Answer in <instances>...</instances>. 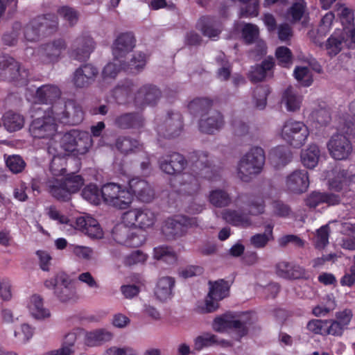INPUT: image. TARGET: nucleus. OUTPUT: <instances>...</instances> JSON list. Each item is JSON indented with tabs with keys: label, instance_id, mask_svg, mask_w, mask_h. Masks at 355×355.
<instances>
[{
	"label": "nucleus",
	"instance_id": "f257e3e1",
	"mask_svg": "<svg viewBox=\"0 0 355 355\" xmlns=\"http://www.w3.org/2000/svg\"><path fill=\"white\" fill-rule=\"evenodd\" d=\"M189 160L191 163L192 173H182L187 162L179 153L173 152L159 159L160 169L168 175H176L181 182L180 192L193 196L200 189L199 179L216 181L219 177V171L213 166L209 159V154L205 151H193L190 153Z\"/></svg>",
	"mask_w": 355,
	"mask_h": 355
},
{
	"label": "nucleus",
	"instance_id": "f03ea898",
	"mask_svg": "<svg viewBox=\"0 0 355 355\" xmlns=\"http://www.w3.org/2000/svg\"><path fill=\"white\" fill-rule=\"evenodd\" d=\"M265 160L263 149L259 146L252 147L241 157L238 164L237 173L239 179L245 182H250L261 172Z\"/></svg>",
	"mask_w": 355,
	"mask_h": 355
},
{
	"label": "nucleus",
	"instance_id": "7ed1b4c3",
	"mask_svg": "<svg viewBox=\"0 0 355 355\" xmlns=\"http://www.w3.org/2000/svg\"><path fill=\"white\" fill-rule=\"evenodd\" d=\"M58 26V20L55 14L48 13L37 16L24 27V37L29 42L38 41L41 37L55 32Z\"/></svg>",
	"mask_w": 355,
	"mask_h": 355
},
{
	"label": "nucleus",
	"instance_id": "20e7f679",
	"mask_svg": "<svg viewBox=\"0 0 355 355\" xmlns=\"http://www.w3.org/2000/svg\"><path fill=\"white\" fill-rule=\"evenodd\" d=\"M0 76L18 86L28 83L29 71L12 57L0 55Z\"/></svg>",
	"mask_w": 355,
	"mask_h": 355
},
{
	"label": "nucleus",
	"instance_id": "39448f33",
	"mask_svg": "<svg viewBox=\"0 0 355 355\" xmlns=\"http://www.w3.org/2000/svg\"><path fill=\"white\" fill-rule=\"evenodd\" d=\"M101 193L106 204L117 209H125L132 202V196L128 189L116 183L104 184Z\"/></svg>",
	"mask_w": 355,
	"mask_h": 355
},
{
	"label": "nucleus",
	"instance_id": "423d86ee",
	"mask_svg": "<svg viewBox=\"0 0 355 355\" xmlns=\"http://www.w3.org/2000/svg\"><path fill=\"white\" fill-rule=\"evenodd\" d=\"M50 109L56 119L65 125H76L84 119L82 107L73 100H68L64 104L53 105Z\"/></svg>",
	"mask_w": 355,
	"mask_h": 355
},
{
	"label": "nucleus",
	"instance_id": "0eeeda50",
	"mask_svg": "<svg viewBox=\"0 0 355 355\" xmlns=\"http://www.w3.org/2000/svg\"><path fill=\"white\" fill-rule=\"evenodd\" d=\"M309 135V128L302 121L289 119L282 127L281 137L294 148L304 146Z\"/></svg>",
	"mask_w": 355,
	"mask_h": 355
},
{
	"label": "nucleus",
	"instance_id": "6e6552de",
	"mask_svg": "<svg viewBox=\"0 0 355 355\" xmlns=\"http://www.w3.org/2000/svg\"><path fill=\"white\" fill-rule=\"evenodd\" d=\"M117 62H109L103 68L102 76L103 78H115L121 70L135 73L139 72L146 65V55L144 53L135 54L129 62L115 58Z\"/></svg>",
	"mask_w": 355,
	"mask_h": 355
},
{
	"label": "nucleus",
	"instance_id": "1a4fd4ad",
	"mask_svg": "<svg viewBox=\"0 0 355 355\" xmlns=\"http://www.w3.org/2000/svg\"><path fill=\"white\" fill-rule=\"evenodd\" d=\"M197 225V218L179 215L168 218L164 221L162 231L167 240H173L184 236L187 233L188 227Z\"/></svg>",
	"mask_w": 355,
	"mask_h": 355
},
{
	"label": "nucleus",
	"instance_id": "9d476101",
	"mask_svg": "<svg viewBox=\"0 0 355 355\" xmlns=\"http://www.w3.org/2000/svg\"><path fill=\"white\" fill-rule=\"evenodd\" d=\"M254 315L251 312H245L243 314V320H231L226 316L216 317L213 321L212 327L217 332H223L228 329H234L239 337L241 338L248 334L247 325L254 323Z\"/></svg>",
	"mask_w": 355,
	"mask_h": 355
},
{
	"label": "nucleus",
	"instance_id": "9b49d317",
	"mask_svg": "<svg viewBox=\"0 0 355 355\" xmlns=\"http://www.w3.org/2000/svg\"><path fill=\"white\" fill-rule=\"evenodd\" d=\"M56 118L50 111L34 119L29 125L31 135L37 139L51 138L57 132Z\"/></svg>",
	"mask_w": 355,
	"mask_h": 355
},
{
	"label": "nucleus",
	"instance_id": "f8f14e48",
	"mask_svg": "<svg viewBox=\"0 0 355 355\" xmlns=\"http://www.w3.org/2000/svg\"><path fill=\"white\" fill-rule=\"evenodd\" d=\"M44 286L48 288L54 289L55 295L61 302H67L74 296L75 292L71 285V280L64 272H59L53 277L46 279Z\"/></svg>",
	"mask_w": 355,
	"mask_h": 355
},
{
	"label": "nucleus",
	"instance_id": "ddd939ff",
	"mask_svg": "<svg viewBox=\"0 0 355 355\" xmlns=\"http://www.w3.org/2000/svg\"><path fill=\"white\" fill-rule=\"evenodd\" d=\"M209 283L210 288L205 300V309L207 312L211 313L218 309L220 300L229 296L230 285L224 279Z\"/></svg>",
	"mask_w": 355,
	"mask_h": 355
},
{
	"label": "nucleus",
	"instance_id": "4468645a",
	"mask_svg": "<svg viewBox=\"0 0 355 355\" xmlns=\"http://www.w3.org/2000/svg\"><path fill=\"white\" fill-rule=\"evenodd\" d=\"M124 223L130 225L138 226L146 229L153 226L156 220L155 213L148 208L131 209L123 215Z\"/></svg>",
	"mask_w": 355,
	"mask_h": 355
},
{
	"label": "nucleus",
	"instance_id": "2eb2a0df",
	"mask_svg": "<svg viewBox=\"0 0 355 355\" xmlns=\"http://www.w3.org/2000/svg\"><path fill=\"white\" fill-rule=\"evenodd\" d=\"M183 126L182 114L178 112H168L164 123L157 125V132L160 137L173 139L180 135Z\"/></svg>",
	"mask_w": 355,
	"mask_h": 355
},
{
	"label": "nucleus",
	"instance_id": "dca6fc26",
	"mask_svg": "<svg viewBox=\"0 0 355 355\" xmlns=\"http://www.w3.org/2000/svg\"><path fill=\"white\" fill-rule=\"evenodd\" d=\"M95 48L96 43L94 39L87 34H83L73 42L69 53V56L73 60L84 62L89 59Z\"/></svg>",
	"mask_w": 355,
	"mask_h": 355
},
{
	"label": "nucleus",
	"instance_id": "f3484780",
	"mask_svg": "<svg viewBox=\"0 0 355 355\" xmlns=\"http://www.w3.org/2000/svg\"><path fill=\"white\" fill-rule=\"evenodd\" d=\"M331 156L337 160L346 159L352 151L349 138L343 134L334 135L327 143Z\"/></svg>",
	"mask_w": 355,
	"mask_h": 355
},
{
	"label": "nucleus",
	"instance_id": "a211bd4d",
	"mask_svg": "<svg viewBox=\"0 0 355 355\" xmlns=\"http://www.w3.org/2000/svg\"><path fill=\"white\" fill-rule=\"evenodd\" d=\"M223 115L218 111H213L200 117L198 121L199 130L205 134L213 135L224 125Z\"/></svg>",
	"mask_w": 355,
	"mask_h": 355
},
{
	"label": "nucleus",
	"instance_id": "6ab92c4d",
	"mask_svg": "<svg viewBox=\"0 0 355 355\" xmlns=\"http://www.w3.org/2000/svg\"><path fill=\"white\" fill-rule=\"evenodd\" d=\"M136 39L132 32L122 33L113 43L112 52L114 58L121 59L132 51L135 46Z\"/></svg>",
	"mask_w": 355,
	"mask_h": 355
},
{
	"label": "nucleus",
	"instance_id": "aec40b11",
	"mask_svg": "<svg viewBox=\"0 0 355 355\" xmlns=\"http://www.w3.org/2000/svg\"><path fill=\"white\" fill-rule=\"evenodd\" d=\"M340 196L338 194L320 191H312L304 200L305 205L310 209H315L323 204L334 206L340 204Z\"/></svg>",
	"mask_w": 355,
	"mask_h": 355
},
{
	"label": "nucleus",
	"instance_id": "412c9836",
	"mask_svg": "<svg viewBox=\"0 0 355 355\" xmlns=\"http://www.w3.org/2000/svg\"><path fill=\"white\" fill-rule=\"evenodd\" d=\"M287 189L295 193H302L309 187V178L306 170H296L287 176L286 180Z\"/></svg>",
	"mask_w": 355,
	"mask_h": 355
},
{
	"label": "nucleus",
	"instance_id": "4be33fe9",
	"mask_svg": "<svg viewBox=\"0 0 355 355\" xmlns=\"http://www.w3.org/2000/svg\"><path fill=\"white\" fill-rule=\"evenodd\" d=\"M161 96L160 90L155 85H145L137 92L135 103L137 106L155 105Z\"/></svg>",
	"mask_w": 355,
	"mask_h": 355
},
{
	"label": "nucleus",
	"instance_id": "5701e85b",
	"mask_svg": "<svg viewBox=\"0 0 355 355\" xmlns=\"http://www.w3.org/2000/svg\"><path fill=\"white\" fill-rule=\"evenodd\" d=\"M55 142H51L47 147V152L53 156L49 166V170L53 176L64 175L67 172V157L66 155L58 153Z\"/></svg>",
	"mask_w": 355,
	"mask_h": 355
},
{
	"label": "nucleus",
	"instance_id": "b1692460",
	"mask_svg": "<svg viewBox=\"0 0 355 355\" xmlns=\"http://www.w3.org/2000/svg\"><path fill=\"white\" fill-rule=\"evenodd\" d=\"M76 227L91 238L101 239L103 230L96 219L91 216H80L76 218Z\"/></svg>",
	"mask_w": 355,
	"mask_h": 355
},
{
	"label": "nucleus",
	"instance_id": "393cba45",
	"mask_svg": "<svg viewBox=\"0 0 355 355\" xmlns=\"http://www.w3.org/2000/svg\"><path fill=\"white\" fill-rule=\"evenodd\" d=\"M237 200H240L248 208V213L252 216L262 214L265 211V201L260 196L250 193H242L238 195Z\"/></svg>",
	"mask_w": 355,
	"mask_h": 355
},
{
	"label": "nucleus",
	"instance_id": "a878e982",
	"mask_svg": "<svg viewBox=\"0 0 355 355\" xmlns=\"http://www.w3.org/2000/svg\"><path fill=\"white\" fill-rule=\"evenodd\" d=\"M276 273L282 278L289 279L305 278L306 275L304 268L287 261H281L276 265Z\"/></svg>",
	"mask_w": 355,
	"mask_h": 355
},
{
	"label": "nucleus",
	"instance_id": "bb28decb",
	"mask_svg": "<svg viewBox=\"0 0 355 355\" xmlns=\"http://www.w3.org/2000/svg\"><path fill=\"white\" fill-rule=\"evenodd\" d=\"M67 44L63 39L55 40L42 46V55L46 58L48 62H58L62 53L65 51Z\"/></svg>",
	"mask_w": 355,
	"mask_h": 355
},
{
	"label": "nucleus",
	"instance_id": "cd10ccee",
	"mask_svg": "<svg viewBox=\"0 0 355 355\" xmlns=\"http://www.w3.org/2000/svg\"><path fill=\"white\" fill-rule=\"evenodd\" d=\"M61 96L60 88L51 84L43 85L36 90L35 96L37 99L44 104L54 105L53 103L59 99Z\"/></svg>",
	"mask_w": 355,
	"mask_h": 355
},
{
	"label": "nucleus",
	"instance_id": "c85d7f7f",
	"mask_svg": "<svg viewBox=\"0 0 355 355\" xmlns=\"http://www.w3.org/2000/svg\"><path fill=\"white\" fill-rule=\"evenodd\" d=\"M269 157L273 167L279 169L291 161L292 153L287 146H278L271 150Z\"/></svg>",
	"mask_w": 355,
	"mask_h": 355
},
{
	"label": "nucleus",
	"instance_id": "c756f323",
	"mask_svg": "<svg viewBox=\"0 0 355 355\" xmlns=\"http://www.w3.org/2000/svg\"><path fill=\"white\" fill-rule=\"evenodd\" d=\"M346 33L342 29H336L330 35L325 43L329 55L335 56L341 51L343 44L346 42Z\"/></svg>",
	"mask_w": 355,
	"mask_h": 355
},
{
	"label": "nucleus",
	"instance_id": "7c9ffc66",
	"mask_svg": "<svg viewBox=\"0 0 355 355\" xmlns=\"http://www.w3.org/2000/svg\"><path fill=\"white\" fill-rule=\"evenodd\" d=\"M214 345L227 347L232 346V344L226 340L218 339L217 336L211 333H204L202 335L197 336L194 340V348L197 351H200L204 347Z\"/></svg>",
	"mask_w": 355,
	"mask_h": 355
},
{
	"label": "nucleus",
	"instance_id": "2f4dec72",
	"mask_svg": "<svg viewBox=\"0 0 355 355\" xmlns=\"http://www.w3.org/2000/svg\"><path fill=\"white\" fill-rule=\"evenodd\" d=\"M114 125L121 129L139 128L144 125V118L138 113H125L115 119Z\"/></svg>",
	"mask_w": 355,
	"mask_h": 355
},
{
	"label": "nucleus",
	"instance_id": "473e14b6",
	"mask_svg": "<svg viewBox=\"0 0 355 355\" xmlns=\"http://www.w3.org/2000/svg\"><path fill=\"white\" fill-rule=\"evenodd\" d=\"M275 66L273 58L269 57L263 60L260 64H257L252 68L249 73V79L253 83H259L263 81L267 73L271 71Z\"/></svg>",
	"mask_w": 355,
	"mask_h": 355
},
{
	"label": "nucleus",
	"instance_id": "72a5a7b5",
	"mask_svg": "<svg viewBox=\"0 0 355 355\" xmlns=\"http://www.w3.org/2000/svg\"><path fill=\"white\" fill-rule=\"evenodd\" d=\"M3 125L6 130L10 132L20 130L24 125V116L12 110L6 112L2 117Z\"/></svg>",
	"mask_w": 355,
	"mask_h": 355
},
{
	"label": "nucleus",
	"instance_id": "f704fd0d",
	"mask_svg": "<svg viewBox=\"0 0 355 355\" xmlns=\"http://www.w3.org/2000/svg\"><path fill=\"white\" fill-rule=\"evenodd\" d=\"M223 218L233 226L248 227L252 220L248 215L236 210L225 209L222 213Z\"/></svg>",
	"mask_w": 355,
	"mask_h": 355
},
{
	"label": "nucleus",
	"instance_id": "c9c22d12",
	"mask_svg": "<svg viewBox=\"0 0 355 355\" xmlns=\"http://www.w3.org/2000/svg\"><path fill=\"white\" fill-rule=\"evenodd\" d=\"M214 104L212 99L207 97H198L191 101L188 105L189 112L194 115H203L208 114Z\"/></svg>",
	"mask_w": 355,
	"mask_h": 355
},
{
	"label": "nucleus",
	"instance_id": "e433bc0d",
	"mask_svg": "<svg viewBox=\"0 0 355 355\" xmlns=\"http://www.w3.org/2000/svg\"><path fill=\"white\" fill-rule=\"evenodd\" d=\"M216 23L214 17L202 16L198 21L196 28L200 31L204 36L214 38L220 33V31L216 28Z\"/></svg>",
	"mask_w": 355,
	"mask_h": 355
},
{
	"label": "nucleus",
	"instance_id": "4c0bfd02",
	"mask_svg": "<svg viewBox=\"0 0 355 355\" xmlns=\"http://www.w3.org/2000/svg\"><path fill=\"white\" fill-rule=\"evenodd\" d=\"M175 282V279L171 277L159 278L155 291L157 297L161 301L170 298L172 296Z\"/></svg>",
	"mask_w": 355,
	"mask_h": 355
},
{
	"label": "nucleus",
	"instance_id": "58836bf2",
	"mask_svg": "<svg viewBox=\"0 0 355 355\" xmlns=\"http://www.w3.org/2000/svg\"><path fill=\"white\" fill-rule=\"evenodd\" d=\"M48 190L51 195L58 200L67 202L71 198V193L65 187L62 180H49Z\"/></svg>",
	"mask_w": 355,
	"mask_h": 355
},
{
	"label": "nucleus",
	"instance_id": "ea45409f",
	"mask_svg": "<svg viewBox=\"0 0 355 355\" xmlns=\"http://www.w3.org/2000/svg\"><path fill=\"white\" fill-rule=\"evenodd\" d=\"M112 338V334L105 329H96L87 332L85 336V343L89 347L101 345Z\"/></svg>",
	"mask_w": 355,
	"mask_h": 355
},
{
	"label": "nucleus",
	"instance_id": "a19ab883",
	"mask_svg": "<svg viewBox=\"0 0 355 355\" xmlns=\"http://www.w3.org/2000/svg\"><path fill=\"white\" fill-rule=\"evenodd\" d=\"M29 310L31 315L37 319H44L50 316V312L43 306V299L39 295H33L30 299Z\"/></svg>",
	"mask_w": 355,
	"mask_h": 355
},
{
	"label": "nucleus",
	"instance_id": "79ce46f5",
	"mask_svg": "<svg viewBox=\"0 0 355 355\" xmlns=\"http://www.w3.org/2000/svg\"><path fill=\"white\" fill-rule=\"evenodd\" d=\"M320 149L316 145H310L307 149L301 153L303 165L308 168H313L318 163Z\"/></svg>",
	"mask_w": 355,
	"mask_h": 355
},
{
	"label": "nucleus",
	"instance_id": "37998d69",
	"mask_svg": "<svg viewBox=\"0 0 355 355\" xmlns=\"http://www.w3.org/2000/svg\"><path fill=\"white\" fill-rule=\"evenodd\" d=\"M216 62L220 66L216 71V77L221 81H227L230 79L232 67L226 55L221 53L216 58Z\"/></svg>",
	"mask_w": 355,
	"mask_h": 355
},
{
	"label": "nucleus",
	"instance_id": "c03bdc74",
	"mask_svg": "<svg viewBox=\"0 0 355 355\" xmlns=\"http://www.w3.org/2000/svg\"><path fill=\"white\" fill-rule=\"evenodd\" d=\"M209 202L216 207H227L231 203L230 194L223 189L212 190L209 195Z\"/></svg>",
	"mask_w": 355,
	"mask_h": 355
},
{
	"label": "nucleus",
	"instance_id": "a18cd8bd",
	"mask_svg": "<svg viewBox=\"0 0 355 355\" xmlns=\"http://www.w3.org/2000/svg\"><path fill=\"white\" fill-rule=\"evenodd\" d=\"M117 150L123 154L135 152L139 148V141L130 137H119L115 143Z\"/></svg>",
	"mask_w": 355,
	"mask_h": 355
},
{
	"label": "nucleus",
	"instance_id": "49530a36",
	"mask_svg": "<svg viewBox=\"0 0 355 355\" xmlns=\"http://www.w3.org/2000/svg\"><path fill=\"white\" fill-rule=\"evenodd\" d=\"M274 225L272 224H268L265 227V232L263 234H256L251 236L250 243L255 248H263L268 243V241L273 238L272 230Z\"/></svg>",
	"mask_w": 355,
	"mask_h": 355
},
{
	"label": "nucleus",
	"instance_id": "de8ad7c7",
	"mask_svg": "<svg viewBox=\"0 0 355 355\" xmlns=\"http://www.w3.org/2000/svg\"><path fill=\"white\" fill-rule=\"evenodd\" d=\"M74 155H85L92 146L91 135L87 132L79 131L77 137Z\"/></svg>",
	"mask_w": 355,
	"mask_h": 355
},
{
	"label": "nucleus",
	"instance_id": "09e8293b",
	"mask_svg": "<svg viewBox=\"0 0 355 355\" xmlns=\"http://www.w3.org/2000/svg\"><path fill=\"white\" fill-rule=\"evenodd\" d=\"M154 258L162 259L168 263H174L177 261V256L173 249L170 247L161 245L154 248Z\"/></svg>",
	"mask_w": 355,
	"mask_h": 355
},
{
	"label": "nucleus",
	"instance_id": "8fccbe9b",
	"mask_svg": "<svg viewBox=\"0 0 355 355\" xmlns=\"http://www.w3.org/2000/svg\"><path fill=\"white\" fill-rule=\"evenodd\" d=\"M282 98L288 111L295 112L300 109L302 102L301 96L295 94L291 87H288L284 91Z\"/></svg>",
	"mask_w": 355,
	"mask_h": 355
},
{
	"label": "nucleus",
	"instance_id": "3c124183",
	"mask_svg": "<svg viewBox=\"0 0 355 355\" xmlns=\"http://www.w3.org/2000/svg\"><path fill=\"white\" fill-rule=\"evenodd\" d=\"M268 85H258L253 91V98L255 101L256 107L263 110L267 103V97L270 94Z\"/></svg>",
	"mask_w": 355,
	"mask_h": 355
},
{
	"label": "nucleus",
	"instance_id": "603ef678",
	"mask_svg": "<svg viewBox=\"0 0 355 355\" xmlns=\"http://www.w3.org/2000/svg\"><path fill=\"white\" fill-rule=\"evenodd\" d=\"M278 64L282 67L289 68L293 63V53L286 46H279L275 51Z\"/></svg>",
	"mask_w": 355,
	"mask_h": 355
},
{
	"label": "nucleus",
	"instance_id": "864d4df0",
	"mask_svg": "<svg viewBox=\"0 0 355 355\" xmlns=\"http://www.w3.org/2000/svg\"><path fill=\"white\" fill-rule=\"evenodd\" d=\"M130 230L124 224L116 225L112 231V239L120 245H125Z\"/></svg>",
	"mask_w": 355,
	"mask_h": 355
},
{
	"label": "nucleus",
	"instance_id": "5fc2aeb1",
	"mask_svg": "<svg viewBox=\"0 0 355 355\" xmlns=\"http://www.w3.org/2000/svg\"><path fill=\"white\" fill-rule=\"evenodd\" d=\"M239 2L246 4L241 8V17H254L259 12V0H239Z\"/></svg>",
	"mask_w": 355,
	"mask_h": 355
},
{
	"label": "nucleus",
	"instance_id": "6e6d98bb",
	"mask_svg": "<svg viewBox=\"0 0 355 355\" xmlns=\"http://www.w3.org/2000/svg\"><path fill=\"white\" fill-rule=\"evenodd\" d=\"M62 182L71 193L78 192L84 185V179L83 177L73 173L69 174Z\"/></svg>",
	"mask_w": 355,
	"mask_h": 355
},
{
	"label": "nucleus",
	"instance_id": "4d7b16f0",
	"mask_svg": "<svg viewBox=\"0 0 355 355\" xmlns=\"http://www.w3.org/2000/svg\"><path fill=\"white\" fill-rule=\"evenodd\" d=\"M83 197L90 203L98 205L101 202V193L96 184H89L82 191Z\"/></svg>",
	"mask_w": 355,
	"mask_h": 355
},
{
	"label": "nucleus",
	"instance_id": "13d9d810",
	"mask_svg": "<svg viewBox=\"0 0 355 355\" xmlns=\"http://www.w3.org/2000/svg\"><path fill=\"white\" fill-rule=\"evenodd\" d=\"M306 329L312 335L326 336V320L311 319L307 322Z\"/></svg>",
	"mask_w": 355,
	"mask_h": 355
},
{
	"label": "nucleus",
	"instance_id": "bf43d9fd",
	"mask_svg": "<svg viewBox=\"0 0 355 355\" xmlns=\"http://www.w3.org/2000/svg\"><path fill=\"white\" fill-rule=\"evenodd\" d=\"M329 227L327 225H322L316 232L314 246L316 249L322 250L329 243Z\"/></svg>",
	"mask_w": 355,
	"mask_h": 355
},
{
	"label": "nucleus",
	"instance_id": "052dcab7",
	"mask_svg": "<svg viewBox=\"0 0 355 355\" xmlns=\"http://www.w3.org/2000/svg\"><path fill=\"white\" fill-rule=\"evenodd\" d=\"M77 137H78V130H71L64 135L61 146L66 152L74 153Z\"/></svg>",
	"mask_w": 355,
	"mask_h": 355
},
{
	"label": "nucleus",
	"instance_id": "680f3d73",
	"mask_svg": "<svg viewBox=\"0 0 355 355\" xmlns=\"http://www.w3.org/2000/svg\"><path fill=\"white\" fill-rule=\"evenodd\" d=\"M242 37L248 44L255 42L259 34V30L257 25L253 24H245L241 31Z\"/></svg>",
	"mask_w": 355,
	"mask_h": 355
},
{
	"label": "nucleus",
	"instance_id": "e2e57ef3",
	"mask_svg": "<svg viewBox=\"0 0 355 355\" xmlns=\"http://www.w3.org/2000/svg\"><path fill=\"white\" fill-rule=\"evenodd\" d=\"M294 76L304 87H309L313 83L309 69L306 67H297L294 70Z\"/></svg>",
	"mask_w": 355,
	"mask_h": 355
},
{
	"label": "nucleus",
	"instance_id": "0e129e2a",
	"mask_svg": "<svg viewBox=\"0 0 355 355\" xmlns=\"http://www.w3.org/2000/svg\"><path fill=\"white\" fill-rule=\"evenodd\" d=\"M6 164L10 171L15 174L22 172L26 166V162L19 155L8 157L6 161Z\"/></svg>",
	"mask_w": 355,
	"mask_h": 355
},
{
	"label": "nucleus",
	"instance_id": "69168bd1",
	"mask_svg": "<svg viewBox=\"0 0 355 355\" xmlns=\"http://www.w3.org/2000/svg\"><path fill=\"white\" fill-rule=\"evenodd\" d=\"M346 329L334 319H326V336L342 337Z\"/></svg>",
	"mask_w": 355,
	"mask_h": 355
},
{
	"label": "nucleus",
	"instance_id": "338daca9",
	"mask_svg": "<svg viewBox=\"0 0 355 355\" xmlns=\"http://www.w3.org/2000/svg\"><path fill=\"white\" fill-rule=\"evenodd\" d=\"M349 110L352 115L353 121L346 120L343 126L340 127L339 129L348 136L355 137V100L350 103Z\"/></svg>",
	"mask_w": 355,
	"mask_h": 355
},
{
	"label": "nucleus",
	"instance_id": "774afa93",
	"mask_svg": "<svg viewBox=\"0 0 355 355\" xmlns=\"http://www.w3.org/2000/svg\"><path fill=\"white\" fill-rule=\"evenodd\" d=\"M58 13L66 20L70 26L75 25L78 20V12L73 8L62 6L58 10Z\"/></svg>",
	"mask_w": 355,
	"mask_h": 355
}]
</instances>
